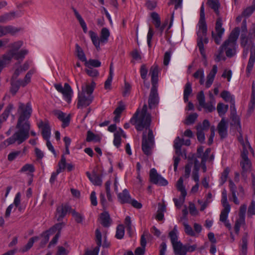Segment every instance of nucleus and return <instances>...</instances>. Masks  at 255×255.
Returning <instances> with one entry per match:
<instances>
[{
    "instance_id": "1",
    "label": "nucleus",
    "mask_w": 255,
    "mask_h": 255,
    "mask_svg": "<svg viewBox=\"0 0 255 255\" xmlns=\"http://www.w3.org/2000/svg\"><path fill=\"white\" fill-rule=\"evenodd\" d=\"M147 107L144 104L142 110L138 108L130 120V123L135 126L138 131L148 128L147 137L144 132L143 133L142 139V149L147 155L151 154V150L154 145V135L153 131L149 129L151 119L150 114L147 112Z\"/></svg>"
},
{
    "instance_id": "2",
    "label": "nucleus",
    "mask_w": 255,
    "mask_h": 255,
    "mask_svg": "<svg viewBox=\"0 0 255 255\" xmlns=\"http://www.w3.org/2000/svg\"><path fill=\"white\" fill-rule=\"evenodd\" d=\"M207 4L212 9L218 17L215 27V31H212V37L217 44H219L225 33V28L223 27L222 18L220 13V3L218 0H208Z\"/></svg>"
},
{
    "instance_id": "3",
    "label": "nucleus",
    "mask_w": 255,
    "mask_h": 255,
    "mask_svg": "<svg viewBox=\"0 0 255 255\" xmlns=\"http://www.w3.org/2000/svg\"><path fill=\"white\" fill-rule=\"evenodd\" d=\"M239 28H235L230 33L228 38L220 47L221 53L225 50L228 57H232L236 53L237 41L239 36Z\"/></svg>"
},
{
    "instance_id": "4",
    "label": "nucleus",
    "mask_w": 255,
    "mask_h": 255,
    "mask_svg": "<svg viewBox=\"0 0 255 255\" xmlns=\"http://www.w3.org/2000/svg\"><path fill=\"white\" fill-rule=\"evenodd\" d=\"M16 128L18 129L11 137L3 141V144L6 146L17 142L20 144L29 137L30 126L27 125H21L18 127L16 124Z\"/></svg>"
},
{
    "instance_id": "5",
    "label": "nucleus",
    "mask_w": 255,
    "mask_h": 255,
    "mask_svg": "<svg viewBox=\"0 0 255 255\" xmlns=\"http://www.w3.org/2000/svg\"><path fill=\"white\" fill-rule=\"evenodd\" d=\"M32 112V107L30 103L26 105L21 102L18 103L17 109L18 120L17 124L19 127L21 125H27L30 126L29 119Z\"/></svg>"
},
{
    "instance_id": "6",
    "label": "nucleus",
    "mask_w": 255,
    "mask_h": 255,
    "mask_svg": "<svg viewBox=\"0 0 255 255\" xmlns=\"http://www.w3.org/2000/svg\"><path fill=\"white\" fill-rule=\"evenodd\" d=\"M35 69L30 70L26 74L23 80L12 79L11 81L10 92L13 95H15L18 91L20 86L25 87L30 82L32 75L35 72Z\"/></svg>"
},
{
    "instance_id": "7",
    "label": "nucleus",
    "mask_w": 255,
    "mask_h": 255,
    "mask_svg": "<svg viewBox=\"0 0 255 255\" xmlns=\"http://www.w3.org/2000/svg\"><path fill=\"white\" fill-rule=\"evenodd\" d=\"M91 94H87L84 86L82 87V91L78 93L77 108L82 109L90 105L93 100Z\"/></svg>"
},
{
    "instance_id": "8",
    "label": "nucleus",
    "mask_w": 255,
    "mask_h": 255,
    "mask_svg": "<svg viewBox=\"0 0 255 255\" xmlns=\"http://www.w3.org/2000/svg\"><path fill=\"white\" fill-rule=\"evenodd\" d=\"M198 26V29L197 31V45L200 52L201 54L203 56H205V49L204 47V43L207 44L209 42L208 38L207 37V26L205 25V31L202 30L200 26Z\"/></svg>"
},
{
    "instance_id": "9",
    "label": "nucleus",
    "mask_w": 255,
    "mask_h": 255,
    "mask_svg": "<svg viewBox=\"0 0 255 255\" xmlns=\"http://www.w3.org/2000/svg\"><path fill=\"white\" fill-rule=\"evenodd\" d=\"M54 87L58 92L62 94L65 101L68 103L71 102L73 92L69 84L65 83L63 87L61 84H56L54 85Z\"/></svg>"
},
{
    "instance_id": "10",
    "label": "nucleus",
    "mask_w": 255,
    "mask_h": 255,
    "mask_svg": "<svg viewBox=\"0 0 255 255\" xmlns=\"http://www.w3.org/2000/svg\"><path fill=\"white\" fill-rule=\"evenodd\" d=\"M149 179L151 183L160 186L167 185V181L158 174L155 168H152L149 172Z\"/></svg>"
},
{
    "instance_id": "11",
    "label": "nucleus",
    "mask_w": 255,
    "mask_h": 255,
    "mask_svg": "<svg viewBox=\"0 0 255 255\" xmlns=\"http://www.w3.org/2000/svg\"><path fill=\"white\" fill-rule=\"evenodd\" d=\"M242 160L240 162V165L242 169V175L245 178L247 177V173L250 172L252 169V163L248 158V154L242 153Z\"/></svg>"
},
{
    "instance_id": "12",
    "label": "nucleus",
    "mask_w": 255,
    "mask_h": 255,
    "mask_svg": "<svg viewBox=\"0 0 255 255\" xmlns=\"http://www.w3.org/2000/svg\"><path fill=\"white\" fill-rule=\"evenodd\" d=\"M159 102L157 88L151 87L148 98V107L149 109L155 108Z\"/></svg>"
},
{
    "instance_id": "13",
    "label": "nucleus",
    "mask_w": 255,
    "mask_h": 255,
    "mask_svg": "<svg viewBox=\"0 0 255 255\" xmlns=\"http://www.w3.org/2000/svg\"><path fill=\"white\" fill-rule=\"evenodd\" d=\"M70 209L71 207L68 204H62L58 206L57 207L56 212V217H57V221H62Z\"/></svg>"
},
{
    "instance_id": "14",
    "label": "nucleus",
    "mask_w": 255,
    "mask_h": 255,
    "mask_svg": "<svg viewBox=\"0 0 255 255\" xmlns=\"http://www.w3.org/2000/svg\"><path fill=\"white\" fill-rule=\"evenodd\" d=\"M54 115L57 117V118L62 122V127L63 128L67 127L70 123V116H66V114L64 113L60 110H55L53 111Z\"/></svg>"
},
{
    "instance_id": "15",
    "label": "nucleus",
    "mask_w": 255,
    "mask_h": 255,
    "mask_svg": "<svg viewBox=\"0 0 255 255\" xmlns=\"http://www.w3.org/2000/svg\"><path fill=\"white\" fill-rule=\"evenodd\" d=\"M149 233L147 231H145L141 237L140 245L141 247L137 248L134 252L135 255H143L145 252V248L146 245V240L145 237H148Z\"/></svg>"
},
{
    "instance_id": "16",
    "label": "nucleus",
    "mask_w": 255,
    "mask_h": 255,
    "mask_svg": "<svg viewBox=\"0 0 255 255\" xmlns=\"http://www.w3.org/2000/svg\"><path fill=\"white\" fill-rule=\"evenodd\" d=\"M228 124L225 118H223L217 126L218 133L222 138L227 135Z\"/></svg>"
},
{
    "instance_id": "17",
    "label": "nucleus",
    "mask_w": 255,
    "mask_h": 255,
    "mask_svg": "<svg viewBox=\"0 0 255 255\" xmlns=\"http://www.w3.org/2000/svg\"><path fill=\"white\" fill-rule=\"evenodd\" d=\"M241 45L244 49H251V50L255 47L251 36H247L243 33H242L241 36Z\"/></svg>"
},
{
    "instance_id": "18",
    "label": "nucleus",
    "mask_w": 255,
    "mask_h": 255,
    "mask_svg": "<svg viewBox=\"0 0 255 255\" xmlns=\"http://www.w3.org/2000/svg\"><path fill=\"white\" fill-rule=\"evenodd\" d=\"M158 67L157 65L154 64L150 69L149 74L151 77L152 87H158Z\"/></svg>"
},
{
    "instance_id": "19",
    "label": "nucleus",
    "mask_w": 255,
    "mask_h": 255,
    "mask_svg": "<svg viewBox=\"0 0 255 255\" xmlns=\"http://www.w3.org/2000/svg\"><path fill=\"white\" fill-rule=\"evenodd\" d=\"M39 128L42 130V134L45 139H49L51 135V128L47 123L41 121L38 124Z\"/></svg>"
},
{
    "instance_id": "20",
    "label": "nucleus",
    "mask_w": 255,
    "mask_h": 255,
    "mask_svg": "<svg viewBox=\"0 0 255 255\" xmlns=\"http://www.w3.org/2000/svg\"><path fill=\"white\" fill-rule=\"evenodd\" d=\"M210 101L207 103L205 102L201 107L204 108L206 112H212L216 110V101L212 93L209 94Z\"/></svg>"
},
{
    "instance_id": "21",
    "label": "nucleus",
    "mask_w": 255,
    "mask_h": 255,
    "mask_svg": "<svg viewBox=\"0 0 255 255\" xmlns=\"http://www.w3.org/2000/svg\"><path fill=\"white\" fill-rule=\"evenodd\" d=\"M151 17L152 19V22L154 24L155 27L159 29L161 33H162L165 27L166 24H164L161 25L160 17L158 14L155 12L151 13Z\"/></svg>"
},
{
    "instance_id": "22",
    "label": "nucleus",
    "mask_w": 255,
    "mask_h": 255,
    "mask_svg": "<svg viewBox=\"0 0 255 255\" xmlns=\"http://www.w3.org/2000/svg\"><path fill=\"white\" fill-rule=\"evenodd\" d=\"M18 31L16 27L11 25L0 26V37L7 34H13Z\"/></svg>"
},
{
    "instance_id": "23",
    "label": "nucleus",
    "mask_w": 255,
    "mask_h": 255,
    "mask_svg": "<svg viewBox=\"0 0 255 255\" xmlns=\"http://www.w3.org/2000/svg\"><path fill=\"white\" fill-rule=\"evenodd\" d=\"M221 97L226 102L231 103V108L235 109V99L234 95L227 91H224L221 93Z\"/></svg>"
},
{
    "instance_id": "24",
    "label": "nucleus",
    "mask_w": 255,
    "mask_h": 255,
    "mask_svg": "<svg viewBox=\"0 0 255 255\" xmlns=\"http://www.w3.org/2000/svg\"><path fill=\"white\" fill-rule=\"evenodd\" d=\"M218 67L216 65H214L213 66L212 69L208 75L207 77V81L205 83V86L207 88H209L212 85L216 74L217 73Z\"/></svg>"
},
{
    "instance_id": "25",
    "label": "nucleus",
    "mask_w": 255,
    "mask_h": 255,
    "mask_svg": "<svg viewBox=\"0 0 255 255\" xmlns=\"http://www.w3.org/2000/svg\"><path fill=\"white\" fill-rule=\"evenodd\" d=\"M118 198L120 202L122 204L129 203L131 197L128 191L125 189L122 192L118 194Z\"/></svg>"
},
{
    "instance_id": "26",
    "label": "nucleus",
    "mask_w": 255,
    "mask_h": 255,
    "mask_svg": "<svg viewBox=\"0 0 255 255\" xmlns=\"http://www.w3.org/2000/svg\"><path fill=\"white\" fill-rule=\"evenodd\" d=\"M126 138V134L124 131L121 128L117 130L114 133V144L117 147H119L121 143V137Z\"/></svg>"
},
{
    "instance_id": "27",
    "label": "nucleus",
    "mask_w": 255,
    "mask_h": 255,
    "mask_svg": "<svg viewBox=\"0 0 255 255\" xmlns=\"http://www.w3.org/2000/svg\"><path fill=\"white\" fill-rule=\"evenodd\" d=\"M88 33L92 43L95 46L96 49L98 51H99L101 49L100 44L101 43V42L97 33L92 30H90L88 32Z\"/></svg>"
},
{
    "instance_id": "28",
    "label": "nucleus",
    "mask_w": 255,
    "mask_h": 255,
    "mask_svg": "<svg viewBox=\"0 0 255 255\" xmlns=\"http://www.w3.org/2000/svg\"><path fill=\"white\" fill-rule=\"evenodd\" d=\"M176 187L177 190L181 192L182 197V202H184L185 197L187 195V192L185 186L183 184V178L180 177L176 184Z\"/></svg>"
},
{
    "instance_id": "29",
    "label": "nucleus",
    "mask_w": 255,
    "mask_h": 255,
    "mask_svg": "<svg viewBox=\"0 0 255 255\" xmlns=\"http://www.w3.org/2000/svg\"><path fill=\"white\" fill-rule=\"evenodd\" d=\"M101 224L104 227H109L112 223V220L108 212H104L100 215Z\"/></svg>"
},
{
    "instance_id": "30",
    "label": "nucleus",
    "mask_w": 255,
    "mask_h": 255,
    "mask_svg": "<svg viewBox=\"0 0 255 255\" xmlns=\"http://www.w3.org/2000/svg\"><path fill=\"white\" fill-rule=\"evenodd\" d=\"M172 247L175 255H186L185 246L181 242Z\"/></svg>"
},
{
    "instance_id": "31",
    "label": "nucleus",
    "mask_w": 255,
    "mask_h": 255,
    "mask_svg": "<svg viewBox=\"0 0 255 255\" xmlns=\"http://www.w3.org/2000/svg\"><path fill=\"white\" fill-rule=\"evenodd\" d=\"M9 53H11L12 55V58L18 61H22L24 58L25 56L28 53V51L26 49H22L19 52L15 51L14 52L13 50H9Z\"/></svg>"
},
{
    "instance_id": "32",
    "label": "nucleus",
    "mask_w": 255,
    "mask_h": 255,
    "mask_svg": "<svg viewBox=\"0 0 255 255\" xmlns=\"http://www.w3.org/2000/svg\"><path fill=\"white\" fill-rule=\"evenodd\" d=\"M178 233L177 226L175 225L173 229L169 233V237L172 246L180 242V241H178Z\"/></svg>"
},
{
    "instance_id": "33",
    "label": "nucleus",
    "mask_w": 255,
    "mask_h": 255,
    "mask_svg": "<svg viewBox=\"0 0 255 255\" xmlns=\"http://www.w3.org/2000/svg\"><path fill=\"white\" fill-rule=\"evenodd\" d=\"M248 235L247 233L245 234L242 239V245L240 246V255H247L248 251Z\"/></svg>"
},
{
    "instance_id": "34",
    "label": "nucleus",
    "mask_w": 255,
    "mask_h": 255,
    "mask_svg": "<svg viewBox=\"0 0 255 255\" xmlns=\"http://www.w3.org/2000/svg\"><path fill=\"white\" fill-rule=\"evenodd\" d=\"M86 175L91 182L95 185L101 186L102 184V180L101 177L95 173L91 174L90 172H87Z\"/></svg>"
},
{
    "instance_id": "35",
    "label": "nucleus",
    "mask_w": 255,
    "mask_h": 255,
    "mask_svg": "<svg viewBox=\"0 0 255 255\" xmlns=\"http://www.w3.org/2000/svg\"><path fill=\"white\" fill-rule=\"evenodd\" d=\"M110 36V32L106 27H104L101 29L100 32V41L102 44H105L108 42L109 38Z\"/></svg>"
},
{
    "instance_id": "36",
    "label": "nucleus",
    "mask_w": 255,
    "mask_h": 255,
    "mask_svg": "<svg viewBox=\"0 0 255 255\" xmlns=\"http://www.w3.org/2000/svg\"><path fill=\"white\" fill-rule=\"evenodd\" d=\"M197 25L200 26L202 30L205 31V25H207V24L205 21V14L203 3L202 4L200 8V19Z\"/></svg>"
},
{
    "instance_id": "37",
    "label": "nucleus",
    "mask_w": 255,
    "mask_h": 255,
    "mask_svg": "<svg viewBox=\"0 0 255 255\" xmlns=\"http://www.w3.org/2000/svg\"><path fill=\"white\" fill-rule=\"evenodd\" d=\"M12 58V55L8 51L6 54H3L0 58V64L4 68L10 63Z\"/></svg>"
},
{
    "instance_id": "38",
    "label": "nucleus",
    "mask_w": 255,
    "mask_h": 255,
    "mask_svg": "<svg viewBox=\"0 0 255 255\" xmlns=\"http://www.w3.org/2000/svg\"><path fill=\"white\" fill-rule=\"evenodd\" d=\"M192 84L190 82H187L185 85L183 94V99L185 102L188 101L190 95L192 93Z\"/></svg>"
},
{
    "instance_id": "39",
    "label": "nucleus",
    "mask_w": 255,
    "mask_h": 255,
    "mask_svg": "<svg viewBox=\"0 0 255 255\" xmlns=\"http://www.w3.org/2000/svg\"><path fill=\"white\" fill-rule=\"evenodd\" d=\"M76 52L78 59L82 62H86V57L82 48L78 44L75 45Z\"/></svg>"
},
{
    "instance_id": "40",
    "label": "nucleus",
    "mask_w": 255,
    "mask_h": 255,
    "mask_svg": "<svg viewBox=\"0 0 255 255\" xmlns=\"http://www.w3.org/2000/svg\"><path fill=\"white\" fill-rule=\"evenodd\" d=\"M229 106L222 103H219L217 106V110L220 117H223L228 111Z\"/></svg>"
},
{
    "instance_id": "41",
    "label": "nucleus",
    "mask_w": 255,
    "mask_h": 255,
    "mask_svg": "<svg viewBox=\"0 0 255 255\" xmlns=\"http://www.w3.org/2000/svg\"><path fill=\"white\" fill-rule=\"evenodd\" d=\"M255 62V52L253 53L251 51L250 57L249 58V60L248 63L247 67V72L248 73V75H249L251 71H252V69L253 68L254 63Z\"/></svg>"
},
{
    "instance_id": "42",
    "label": "nucleus",
    "mask_w": 255,
    "mask_h": 255,
    "mask_svg": "<svg viewBox=\"0 0 255 255\" xmlns=\"http://www.w3.org/2000/svg\"><path fill=\"white\" fill-rule=\"evenodd\" d=\"M39 238L37 236L31 238L28 243L22 248L21 249V251L22 253H25L30 250L33 245L34 243L37 241Z\"/></svg>"
},
{
    "instance_id": "43",
    "label": "nucleus",
    "mask_w": 255,
    "mask_h": 255,
    "mask_svg": "<svg viewBox=\"0 0 255 255\" xmlns=\"http://www.w3.org/2000/svg\"><path fill=\"white\" fill-rule=\"evenodd\" d=\"M240 143L242 145L243 148L242 153L248 154L249 150H250L252 153H254V149L252 148L248 138H246L245 140L243 141V142H241Z\"/></svg>"
},
{
    "instance_id": "44",
    "label": "nucleus",
    "mask_w": 255,
    "mask_h": 255,
    "mask_svg": "<svg viewBox=\"0 0 255 255\" xmlns=\"http://www.w3.org/2000/svg\"><path fill=\"white\" fill-rule=\"evenodd\" d=\"M15 13L14 12H10L0 16V23H5L11 20L15 17Z\"/></svg>"
},
{
    "instance_id": "45",
    "label": "nucleus",
    "mask_w": 255,
    "mask_h": 255,
    "mask_svg": "<svg viewBox=\"0 0 255 255\" xmlns=\"http://www.w3.org/2000/svg\"><path fill=\"white\" fill-rule=\"evenodd\" d=\"M196 79H199V83L201 85H203L205 82L204 71L203 69H198L193 75Z\"/></svg>"
},
{
    "instance_id": "46",
    "label": "nucleus",
    "mask_w": 255,
    "mask_h": 255,
    "mask_svg": "<svg viewBox=\"0 0 255 255\" xmlns=\"http://www.w3.org/2000/svg\"><path fill=\"white\" fill-rule=\"evenodd\" d=\"M175 153L176 154L178 155V156H173V160H174V163H173V166H174V171H177V167L178 164L180 161V155L181 154V148H175Z\"/></svg>"
},
{
    "instance_id": "47",
    "label": "nucleus",
    "mask_w": 255,
    "mask_h": 255,
    "mask_svg": "<svg viewBox=\"0 0 255 255\" xmlns=\"http://www.w3.org/2000/svg\"><path fill=\"white\" fill-rule=\"evenodd\" d=\"M197 117L198 115L197 113H192L186 117L184 121V124L186 125H192L195 123V121L197 119Z\"/></svg>"
},
{
    "instance_id": "48",
    "label": "nucleus",
    "mask_w": 255,
    "mask_h": 255,
    "mask_svg": "<svg viewBox=\"0 0 255 255\" xmlns=\"http://www.w3.org/2000/svg\"><path fill=\"white\" fill-rule=\"evenodd\" d=\"M72 215L77 223L82 224L85 219L83 214L79 213L75 210L72 211Z\"/></svg>"
},
{
    "instance_id": "49",
    "label": "nucleus",
    "mask_w": 255,
    "mask_h": 255,
    "mask_svg": "<svg viewBox=\"0 0 255 255\" xmlns=\"http://www.w3.org/2000/svg\"><path fill=\"white\" fill-rule=\"evenodd\" d=\"M125 235V227L123 225H119L117 227L115 237L118 239H122Z\"/></svg>"
},
{
    "instance_id": "50",
    "label": "nucleus",
    "mask_w": 255,
    "mask_h": 255,
    "mask_svg": "<svg viewBox=\"0 0 255 255\" xmlns=\"http://www.w3.org/2000/svg\"><path fill=\"white\" fill-rule=\"evenodd\" d=\"M184 227V231L185 233L189 236L192 237H196V234L193 230L191 226H190L188 223L184 222L183 223Z\"/></svg>"
},
{
    "instance_id": "51",
    "label": "nucleus",
    "mask_w": 255,
    "mask_h": 255,
    "mask_svg": "<svg viewBox=\"0 0 255 255\" xmlns=\"http://www.w3.org/2000/svg\"><path fill=\"white\" fill-rule=\"evenodd\" d=\"M66 166V158L64 155L61 156V159L58 163V168L56 170L58 171V173H61L63 172Z\"/></svg>"
},
{
    "instance_id": "52",
    "label": "nucleus",
    "mask_w": 255,
    "mask_h": 255,
    "mask_svg": "<svg viewBox=\"0 0 255 255\" xmlns=\"http://www.w3.org/2000/svg\"><path fill=\"white\" fill-rule=\"evenodd\" d=\"M85 64L88 68L91 67H99L101 65V63L98 60L90 59L89 61L86 60V62H85Z\"/></svg>"
},
{
    "instance_id": "53",
    "label": "nucleus",
    "mask_w": 255,
    "mask_h": 255,
    "mask_svg": "<svg viewBox=\"0 0 255 255\" xmlns=\"http://www.w3.org/2000/svg\"><path fill=\"white\" fill-rule=\"evenodd\" d=\"M63 226L64 225L63 223H58L55 224L54 226H53L52 227H51L50 229H49L48 230L46 231L48 233H49L50 235L55 233L57 231H58V232H60V231L62 229Z\"/></svg>"
},
{
    "instance_id": "54",
    "label": "nucleus",
    "mask_w": 255,
    "mask_h": 255,
    "mask_svg": "<svg viewBox=\"0 0 255 255\" xmlns=\"http://www.w3.org/2000/svg\"><path fill=\"white\" fill-rule=\"evenodd\" d=\"M255 10V5L252 4L250 6L247 7L245 8L242 12V16L245 17H249Z\"/></svg>"
},
{
    "instance_id": "55",
    "label": "nucleus",
    "mask_w": 255,
    "mask_h": 255,
    "mask_svg": "<svg viewBox=\"0 0 255 255\" xmlns=\"http://www.w3.org/2000/svg\"><path fill=\"white\" fill-rule=\"evenodd\" d=\"M231 209L224 208L221 212L220 215V221L222 222H225L228 220V215L230 212Z\"/></svg>"
},
{
    "instance_id": "56",
    "label": "nucleus",
    "mask_w": 255,
    "mask_h": 255,
    "mask_svg": "<svg viewBox=\"0 0 255 255\" xmlns=\"http://www.w3.org/2000/svg\"><path fill=\"white\" fill-rule=\"evenodd\" d=\"M15 69L14 72L12 76V79H16L17 77L24 71H21V68H20V66L19 65V63H16L14 65Z\"/></svg>"
},
{
    "instance_id": "57",
    "label": "nucleus",
    "mask_w": 255,
    "mask_h": 255,
    "mask_svg": "<svg viewBox=\"0 0 255 255\" xmlns=\"http://www.w3.org/2000/svg\"><path fill=\"white\" fill-rule=\"evenodd\" d=\"M96 233V241L97 245L98 252L99 251L100 247L102 246V234L99 229H97L95 232Z\"/></svg>"
},
{
    "instance_id": "58",
    "label": "nucleus",
    "mask_w": 255,
    "mask_h": 255,
    "mask_svg": "<svg viewBox=\"0 0 255 255\" xmlns=\"http://www.w3.org/2000/svg\"><path fill=\"white\" fill-rule=\"evenodd\" d=\"M35 168L34 166L31 164H26L21 168L20 171L21 172H29L32 173L34 172Z\"/></svg>"
},
{
    "instance_id": "59",
    "label": "nucleus",
    "mask_w": 255,
    "mask_h": 255,
    "mask_svg": "<svg viewBox=\"0 0 255 255\" xmlns=\"http://www.w3.org/2000/svg\"><path fill=\"white\" fill-rule=\"evenodd\" d=\"M245 220H244L243 218L241 219H239L236 220L235 225L234 226V229L236 233L238 234L240 232V227L242 225L245 224Z\"/></svg>"
},
{
    "instance_id": "60",
    "label": "nucleus",
    "mask_w": 255,
    "mask_h": 255,
    "mask_svg": "<svg viewBox=\"0 0 255 255\" xmlns=\"http://www.w3.org/2000/svg\"><path fill=\"white\" fill-rule=\"evenodd\" d=\"M230 169L229 168L225 169L224 171L222 172L221 178H220V184L223 185L227 181Z\"/></svg>"
},
{
    "instance_id": "61",
    "label": "nucleus",
    "mask_w": 255,
    "mask_h": 255,
    "mask_svg": "<svg viewBox=\"0 0 255 255\" xmlns=\"http://www.w3.org/2000/svg\"><path fill=\"white\" fill-rule=\"evenodd\" d=\"M210 127V123L207 120L203 121L202 124L199 125L197 126V130H204L209 128Z\"/></svg>"
},
{
    "instance_id": "62",
    "label": "nucleus",
    "mask_w": 255,
    "mask_h": 255,
    "mask_svg": "<svg viewBox=\"0 0 255 255\" xmlns=\"http://www.w3.org/2000/svg\"><path fill=\"white\" fill-rule=\"evenodd\" d=\"M192 166V164L191 163H189L185 166L184 177L185 178H188L189 177L191 171Z\"/></svg>"
},
{
    "instance_id": "63",
    "label": "nucleus",
    "mask_w": 255,
    "mask_h": 255,
    "mask_svg": "<svg viewBox=\"0 0 255 255\" xmlns=\"http://www.w3.org/2000/svg\"><path fill=\"white\" fill-rule=\"evenodd\" d=\"M86 72L89 76L92 77H97L99 75L98 70L91 67L88 68L86 70Z\"/></svg>"
},
{
    "instance_id": "64",
    "label": "nucleus",
    "mask_w": 255,
    "mask_h": 255,
    "mask_svg": "<svg viewBox=\"0 0 255 255\" xmlns=\"http://www.w3.org/2000/svg\"><path fill=\"white\" fill-rule=\"evenodd\" d=\"M248 215L250 216L255 215V201L252 200L248 208Z\"/></svg>"
}]
</instances>
